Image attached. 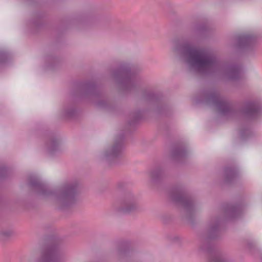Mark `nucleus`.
Wrapping results in <instances>:
<instances>
[{
	"label": "nucleus",
	"mask_w": 262,
	"mask_h": 262,
	"mask_svg": "<svg viewBox=\"0 0 262 262\" xmlns=\"http://www.w3.org/2000/svg\"><path fill=\"white\" fill-rule=\"evenodd\" d=\"M190 62L201 69H206L211 66L213 59L203 50L192 49L189 54Z\"/></svg>",
	"instance_id": "obj_1"
}]
</instances>
